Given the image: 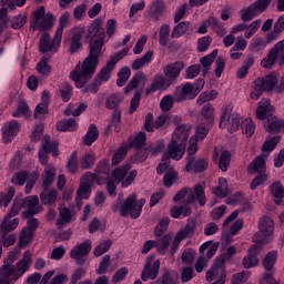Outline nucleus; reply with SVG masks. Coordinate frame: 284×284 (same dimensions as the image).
I'll list each match as a JSON object with an SVG mask.
<instances>
[{"mask_svg":"<svg viewBox=\"0 0 284 284\" xmlns=\"http://www.w3.org/2000/svg\"><path fill=\"white\" fill-rule=\"evenodd\" d=\"M90 34L97 32L95 37L98 39L90 42L89 55L78 63L73 71L70 73V79L74 81L77 88H83L97 72V67L99 65V57H101V50L103 49V39L105 38V30L99 26L93 27L89 30Z\"/></svg>","mask_w":284,"mask_h":284,"instance_id":"nucleus-1","label":"nucleus"},{"mask_svg":"<svg viewBox=\"0 0 284 284\" xmlns=\"http://www.w3.org/2000/svg\"><path fill=\"white\" fill-rule=\"evenodd\" d=\"M19 254H21V250L16 248L14 251H10L7 258H4L3 265L0 266V284H14L30 270L32 265V253L26 251L23 257L14 265V261H17Z\"/></svg>","mask_w":284,"mask_h":284,"instance_id":"nucleus-2","label":"nucleus"},{"mask_svg":"<svg viewBox=\"0 0 284 284\" xmlns=\"http://www.w3.org/2000/svg\"><path fill=\"white\" fill-rule=\"evenodd\" d=\"M128 55V49H123L122 51H119L114 55L110 58V61L106 62V65H104L98 73L97 78L93 80V82L83 89V92H90L91 94H97L99 92V88L103 85V83H106V81H110V77H112V70L116 68V63L123 59V57Z\"/></svg>","mask_w":284,"mask_h":284,"instance_id":"nucleus-3","label":"nucleus"},{"mask_svg":"<svg viewBox=\"0 0 284 284\" xmlns=\"http://www.w3.org/2000/svg\"><path fill=\"white\" fill-rule=\"evenodd\" d=\"M196 152H199V146L196 145V140L194 138L190 139V145L186 150L187 163L185 165L186 172L201 173L207 170V161L203 158H196Z\"/></svg>","mask_w":284,"mask_h":284,"instance_id":"nucleus-4","label":"nucleus"},{"mask_svg":"<svg viewBox=\"0 0 284 284\" xmlns=\"http://www.w3.org/2000/svg\"><path fill=\"white\" fill-rule=\"evenodd\" d=\"M173 201H184L187 205L197 201L199 205L202 207L207 203V200L205 199V189H203L202 185H195L194 190L189 187L182 189L175 194Z\"/></svg>","mask_w":284,"mask_h":284,"instance_id":"nucleus-5","label":"nucleus"},{"mask_svg":"<svg viewBox=\"0 0 284 284\" xmlns=\"http://www.w3.org/2000/svg\"><path fill=\"white\" fill-rule=\"evenodd\" d=\"M234 108L232 104H227L223 108L222 115L220 118L221 130L225 129L227 132H236L241 128V115L233 112Z\"/></svg>","mask_w":284,"mask_h":284,"instance_id":"nucleus-6","label":"nucleus"},{"mask_svg":"<svg viewBox=\"0 0 284 284\" xmlns=\"http://www.w3.org/2000/svg\"><path fill=\"white\" fill-rule=\"evenodd\" d=\"M32 16L33 21L31 27L33 30H41L42 32H45V30H52V27L54 26V16L50 12L45 13V7L41 6L36 9Z\"/></svg>","mask_w":284,"mask_h":284,"instance_id":"nucleus-7","label":"nucleus"},{"mask_svg":"<svg viewBox=\"0 0 284 284\" xmlns=\"http://www.w3.org/2000/svg\"><path fill=\"white\" fill-rule=\"evenodd\" d=\"M278 83V80L274 75H266L265 78H257L254 81V88L251 92V99L254 101H258L261 98V94L264 92H272L274 88H276V84Z\"/></svg>","mask_w":284,"mask_h":284,"instance_id":"nucleus-8","label":"nucleus"},{"mask_svg":"<svg viewBox=\"0 0 284 284\" xmlns=\"http://www.w3.org/2000/svg\"><path fill=\"white\" fill-rule=\"evenodd\" d=\"M130 170H132V165L125 164L113 171V179L116 181V183H122V187H130V185H132L134 182V179H136V171L130 172ZM128 172H130L129 175Z\"/></svg>","mask_w":284,"mask_h":284,"instance_id":"nucleus-9","label":"nucleus"},{"mask_svg":"<svg viewBox=\"0 0 284 284\" xmlns=\"http://www.w3.org/2000/svg\"><path fill=\"white\" fill-rule=\"evenodd\" d=\"M272 0H256L254 3L248 6L246 10L242 13V20L244 22L252 21L256 17V14H261V12H265Z\"/></svg>","mask_w":284,"mask_h":284,"instance_id":"nucleus-10","label":"nucleus"},{"mask_svg":"<svg viewBox=\"0 0 284 284\" xmlns=\"http://www.w3.org/2000/svg\"><path fill=\"white\" fill-rule=\"evenodd\" d=\"M175 103H185V101H194V87L192 83L186 82L182 85H178L173 92Z\"/></svg>","mask_w":284,"mask_h":284,"instance_id":"nucleus-11","label":"nucleus"},{"mask_svg":"<svg viewBox=\"0 0 284 284\" xmlns=\"http://www.w3.org/2000/svg\"><path fill=\"white\" fill-rule=\"evenodd\" d=\"M112 210L113 212H119L121 216H131V219H134V212H138L136 194L130 195L120 206L113 205Z\"/></svg>","mask_w":284,"mask_h":284,"instance_id":"nucleus-12","label":"nucleus"},{"mask_svg":"<svg viewBox=\"0 0 284 284\" xmlns=\"http://www.w3.org/2000/svg\"><path fill=\"white\" fill-rule=\"evenodd\" d=\"M182 119L181 116H174L173 118V123H175V125H178L173 132L172 135V141H175L178 143H183L185 144V141H187V139H190V130H192V125L191 124H179L181 123Z\"/></svg>","mask_w":284,"mask_h":284,"instance_id":"nucleus-13","label":"nucleus"},{"mask_svg":"<svg viewBox=\"0 0 284 284\" xmlns=\"http://www.w3.org/2000/svg\"><path fill=\"white\" fill-rule=\"evenodd\" d=\"M185 154V144L171 140L168 145V152L162 156V161H181Z\"/></svg>","mask_w":284,"mask_h":284,"instance_id":"nucleus-14","label":"nucleus"},{"mask_svg":"<svg viewBox=\"0 0 284 284\" xmlns=\"http://www.w3.org/2000/svg\"><path fill=\"white\" fill-rule=\"evenodd\" d=\"M92 251V244L90 241L77 244L70 252L71 258L77 261L78 265H83L85 263V256Z\"/></svg>","mask_w":284,"mask_h":284,"instance_id":"nucleus-15","label":"nucleus"},{"mask_svg":"<svg viewBox=\"0 0 284 284\" xmlns=\"http://www.w3.org/2000/svg\"><path fill=\"white\" fill-rule=\"evenodd\" d=\"M83 34H85V30L81 27L73 28L69 33V52L71 54H77L79 50H81L83 42H81V39H83Z\"/></svg>","mask_w":284,"mask_h":284,"instance_id":"nucleus-16","label":"nucleus"},{"mask_svg":"<svg viewBox=\"0 0 284 284\" xmlns=\"http://www.w3.org/2000/svg\"><path fill=\"white\" fill-rule=\"evenodd\" d=\"M152 258H148L141 273V281L144 283L148 281H154L159 276V270H161V262L156 260L152 264Z\"/></svg>","mask_w":284,"mask_h":284,"instance_id":"nucleus-17","label":"nucleus"},{"mask_svg":"<svg viewBox=\"0 0 284 284\" xmlns=\"http://www.w3.org/2000/svg\"><path fill=\"white\" fill-rule=\"evenodd\" d=\"M185 68V64L182 61H176L171 64H166L163 69L164 77L169 80L171 85L176 83V79L181 77V71Z\"/></svg>","mask_w":284,"mask_h":284,"instance_id":"nucleus-18","label":"nucleus"},{"mask_svg":"<svg viewBox=\"0 0 284 284\" xmlns=\"http://www.w3.org/2000/svg\"><path fill=\"white\" fill-rule=\"evenodd\" d=\"M110 175V162L102 160L95 168V173H90L89 179L101 185Z\"/></svg>","mask_w":284,"mask_h":284,"instance_id":"nucleus-19","label":"nucleus"},{"mask_svg":"<svg viewBox=\"0 0 284 284\" xmlns=\"http://www.w3.org/2000/svg\"><path fill=\"white\" fill-rule=\"evenodd\" d=\"M22 206L27 210L22 213V219H32L34 214H39L37 206L39 205V196H28L21 200Z\"/></svg>","mask_w":284,"mask_h":284,"instance_id":"nucleus-20","label":"nucleus"},{"mask_svg":"<svg viewBox=\"0 0 284 284\" xmlns=\"http://www.w3.org/2000/svg\"><path fill=\"white\" fill-rule=\"evenodd\" d=\"M19 130H21L19 122L12 120V121L6 123L2 126L3 143H10V141H12V139H14V135L19 134Z\"/></svg>","mask_w":284,"mask_h":284,"instance_id":"nucleus-21","label":"nucleus"},{"mask_svg":"<svg viewBox=\"0 0 284 284\" xmlns=\"http://www.w3.org/2000/svg\"><path fill=\"white\" fill-rule=\"evenodd\" d=\"M227 276V271H225V265L221 262V260H215L214 264L206 272L205 278L209 283L217 278V276Z\"/></svg>","mask_w":284,"mask_h":284,"instance_id":"nucleus-22","label":"nucleus"},{"mask_svg":"<svg viewBox=\"0 0 284 284\" xmlns=\"http://www.w3.org/2000/svg\"><path fill=\"white\" fill-rule=\"evenodd\" d=\"M61 42H55L54 38L53 40L50 39V34L43 33L40 37V42H39V50L40 52H50L52 50L53 52H57L59 50V45Z\"/></svg>","mask_w":284,"mask_h":284,"instance_id":"nucleus-23","label":"nucleus"},{"mask_svg":"<svg viewBox=\"0 0 284 284\" xmlns=\"http://www.w3.org/2000/svg\"><path fill=\"white\" fill-rule=\"evenodd\" d=\"M260 246H252L248 254L243 258V266L245 270H251V267H256L258 265V254H261Z\"/></svg>","mask_w":284,"mask_h":284,"instance_id":"nucleus-24","label":"nucleus"},{"mask_svg":"<svg viewBox=\"0 0 284 284\" xmlns=\"http://www.w3.org/2000/svg\"><path fill=\"white\" fill-rule=\"evenodd\" d=\"M165 12V3L162 0H154L149 7V17L154 21H159Z\"/></svg>","mask_w":284,"mask_h":284,"instance_id":"nucleus-25","label":"nucleus"},{"mask_svg":"<svg viewBox=\"0 0 284 284\" xmlns=\"http://www.w3.org/2000/svg\"><path fill=\"white\" fill-rule=\"evenodd\" d=\"M170 85H172V83H170L169 79L163 78V75H155L151 88L146 89V94H152V92H156V90H168Z\"/></svg>","mask_w":284,"mask_h":284,"instance_id":"nucleus-26","label":"nucleus"},{"mask_svg":"<svg viewBox=\"0 0 284 284\" xmlns=\"http://www.w3.org/2000/svg\"><path fill=\"white\" fill-rule=\"evenodd\" d=\"M50 101V93L48 91L42 92L41 103L36 106L34 119H42L43 114H48V103Z\"/></svg>","mask_w":284,"mask_h":284,"instance_id":"nucleus-27","label":"nucleus"},{"mask_svg":"<svg viewBox=\"0 0 284 284\" xmlns=\"http://www.w3.org/2000/svg\"><path fill=\"white\" fill-rule=\"evenodd\" d=\"M69 23H70V12H64L60 17L59 26H58L55 34H54L55 43H61V39H63V29L68 28Z\"/></svg>","mask_w":284,"mask_h":284,"instance_id":"nucleus-28","label":"nucleus"},{"mask_svg":"<svg viewBox=\"0 0 284 284\" xmlns=\"http://www.w3.org/2000/svg\"><path fill=\"white\" fill-rule=\"evenodd\" d=\"M42 151L52 156L59 155V142L50 140L49 135H44L42 139Z\"/></svg>","mask_w":284,"mask_h":284,"instance_id":"nucleus-29","label":"nucleus"},{"mask_svg":"<svg viewBox=\"0 0 284 284\" xmlns=\"http://www.w3.org/2000/svg\"><path fill=\"white\" fill-rule=\"evenodd\" d=\"M258 230L261 234H265V236H272L274 234V220L268 216H264L258 222Z\"/></svg>","mask_w":284,"mask_h":284,"instance_id":"nucleus-30","label":"nucleus"},{"mask_svg":"<svg viewBox=\"0 0 284 284\" xmlns=\"http://www.w3.org/2000/svg\"><path fill=\"white\" fill-rule=\"evenodd\" d=\"M194 232H196V221H194V219H189L184 229H181L176 235L178 239L185 241L187 236H194Z\"/></svg>","mask_w":284,"mask_h":284,"instance_id":"nucleus-31","label":"nucleus"},{"mask_svg":"<svg viewBox=\"0 0 284 284\" xmlns=\"http://www.w3.org/2000/svg\"><path fill=\"white\" fill-rule=\"evenodd\" d=\"M152 57H154V51L149 50L142 58L132 62V70H141L142 68H145V65H149V63L152 62Z\"/></svg>","mask_w":284,"mask_h":284,"instance_id":"nucleus-32","label":"nucleus"},{"mask_svg":"<svg viewBox=\"0 0 284 284\" xmlns=\"http://www.w3.org/2000/svg\"><path fill=\"white\" fill-rule=\"evenodd\" d=\"M59 214L60 217L58 219V225H65V223H70L74 216V213L63 204L59 205Z\"/></svg>","mask_w":284,"mask_h":284,"instance_id":"nucleus-33","label":"nucleus"},{"mask_svg":"<svg viewBox=\"0 0 284 284\" xmlns=\"http://www.w3.org/2000/svg\"><path fill=\"white\" fill-rule=\"evenodd\" d=\"M12 219V215H7L3 219V222L1 224L0 232H4V234H10V232H13V230H17L19 227V219Z\"/></svg>","mask_w":284,"mask_h":284,"instance_id":"nucleus-34","label":"nucleus"},{"mask_svg":"<svg viewBox=\"0 0 284 284\" xmlns=\"http://www.w3.org/2000/svg\"><path fill=\"white\" fill-rule=\"evenodd\" d=\"M271 192L275 199L276 205H284V189L281 182H274L271 185Z\"/></svg>","mask_w":284,"mask_h":284,"instance_id":"nucleus-35","label":"nucleus"},{"mask_svg":"<svg viewBox=\"0 0 284 284\" xmlns=\"http://www.w3.org/2000/svg\"><path fill=\"white\" fill-rule=\"evenodd\" d=\"M250 174H265V159L263 156H257L253 164L248 165Z\"/></svg>","mask_w":284,"mask_h":284,"instance_id":"nucleus-36","label":"nucleus"},{"mask_svg":"<svg viewBox=\"0 0 284 284\" xmlns=\"http://www.w3.org/2000/svg\"><path fill=\"white\" fill-rule=\"evenodd\" d=\"M79 128L77 120L70 118L68 120H62L57 123V130L60 132H74Z\"/></svg>","mask_w":284,"mask_h":284,"instance_id":"nucleus-37","label":"nucleus"},{"mask_svg":"<svg viewBox=\"0 0 284 284\" xmlns=\"http://www.w3.org/2000/svg\"><path fill=\"white\" fill-rule=\"evenodd\" d=\"M272 235H265L261 233V230H258L257 233L253 235V247H260L257 248L258 252H263V245H266V243H270L272 241Z\"/></svg>","mask_w":284,"mask_h":284,"instance_id":"nucleus-38","label":"nucleus"},{"mask_svg":"<svg viewBox=\"0 0 284 284\" xmlns=\"http://www.w3.org/2000/svg\"><path fill=\"white\" fill-rule=\"evenodd\" d=\"M284 123L283 121L278 120L276 116H271L265 123L264 128H266L267 132L271 134H274L278 131H281V128H283Z\"/></svg>","mask_w":284,"mask_h":284,"instance_id":"nucleus-39","label":"nucleus"},{"mask_svg":"<svg viewBox=\"0 0 284 284\" xmlns=\"http://www.w3.org/2000/svg\"><path fill=\"white\" fill-rule=\"evenodd\" d=\"M54 172H57V169L52 165H47L44 168V176L42 181V187L44 190H48V187L54 183Z\"/></svg>","mask_w":284,"mask_h":284,"instance_id":"nucleus-40","label":"nucleus"},{"mask_svg":"<svg viewBox=\"0 0 284 284\" xmlns=\"http://www.w3.org/2000/svg\"><path fill=\"white\" fill-rule=\"evenodd\" d=\"M92 183H97L94 180H90V175L87 176V181L80 184L78 190L79 199H90V190L92 187Z\"/></svg>","mask_w":284,"mask_h":284,"instance_id":"nucleus-41","label":"nucleus"},{"mask_svg":"<svg viewBox=\"0 0 284 284\" xmlns=\"http://www.w3.org/2000/svg\"><path fill=\"white\" fill-rule=\"evenodd\" d=\"M97 139H99V129H97V124H90L87 134L83 136V143L84 145H92Z\"/></svg>","mask_w":284,"mask_h":284,"instance_id":"nucleus-42","label":"nucleus"},{"mask_svg":"<svg viewBox=\"0 0 284 284\" xmlns=\"http://www.w3.org/2000/svg\"><path fill=\"white\" fill-rule=\"evenodd\" d=\"M139 83H145V73L139 72L133 77V79L130 80L124 89L125 94H129V92H132V90L138 88Z\"/></svg>","mask_w":284,"mask_h":284,"instance_id":"nucleus-43","label":"nucleus"},{"mask_svg":"<svg viewBox=\"0 0 284 284\" xmlns=\"http://www.w3.org/2000/svg\"><path fill=\"white\" fill-rule=\"evenodd\" d=\"M171 28L170 24H162L160 27V31H159V44L162 48H166L168 47V42L170 41V32H171Z\"/></svg>","mask_w":284,"mask_h":284,"instance_id":"nucleus-44","label":"nucleus"},{"mask_svg":"<svg viewBox=\"0 0 284 284\" xmlns=\"http://www.w3.org/2000/svg\"><path fill=\"white\" fill-rule=\"evenodd\" d=\"M85 110H88V104L85 102L79 103L75 109L72 104H69L64 110V114L67 116H71V114L72 116H81Z\"/></svg>","mask_w":284,"mask_h":284,"instance_id":"nucleus-45","label":"nucleus"},{"mask_svg":"<svg viewBox=\"0 0 284 284\" xmlns=\"http://www.w3.org/2000/svg\"><path fill=\"white\" fill-rule=\"evenodd\" d=\"M40 201L42 205H49L52 206L57 201H59V195L57 194V191L52 190L48 193L43 192L40 194Z\"/></svg>","mask_w":284,"mask_h":284,"instance_id":"nucleus-46","label":"nucleus"},{"mask_svg":"<svg viewBox=\"0 0 284 284\" xmlns=\"http://www.w3.org/2000/svg\"><path fill=\"white\" fill-rule=\"evenodd\" d=\"M206 23L209 24L211 30H213V32H215L220 37H224L225 29L223 28V26H221V23L219 22V19H216V17L210 16L209 19L206 20Z\"/></svg>","mask_w":284,"mask_h":284,"instance_id":"nucleus-47","label":"nucleus"},{"mask_svg":"<svg viewBox=\"0 0 284 284\" xmlns=\"http://www.w3.org/2000/svg\"><path fill=\"white\" fill-rule=\"evenodd\" d=\"M219 54V49L213 50L210 54L203 57L200 62L203 65V77L207 74V68L214 63V59H216V55Z\"/></svg>","mask_w":284,"mask_h":284,"instance_id":"nucleus-48","label":"nucleus"},{"mask_svg":"<svg viewBox=\"0 0 284 284\" xmlns=\"http://www.w3.org/2000/svg\"><path fill=\"white\" fill-rule=\"evenodd\" d=\"M216 97H219V92H216V90L204 91L197 97L196 103L197 105H203L204 103L214 101Z\"/></svg>","mask_w":284,"mask_h":284,"instance_id":"nucleus-49","label":"nucleus"},{"mask_svg":"<svg viewBox=\"0 0 284 284\" xmlns=\"http://www.w3.org/2000/svg\"><path fill=\"white\" fill-rule=\"evenodd\" d=\"M187 30H190V22H180L173 28L171 39H180Z\"/></svg>","mask_w":284,"mask_h":284,"instance_id":"nucleus-50","label":"nucleus"},{"mask_svg":"<svg viewBox=\"0 0 284 284\" xmlns=\"http://www.w3.org/2000/svg\"><path fill=\"white\" fill-rule=\"evenodd\" d=\"M170 241H172V236L168 234L155 241V247L160 254H165V252L170 247Z\"/></svg>","mask_w":284,"mask_h":284,"instance_id":"nucleus-51","label":"nucleus"},{"mask_svg":"<svg viewBox=\"0 0 284 284\" xmlns=\"http://www.w3.org/2000/svg\"><path fill=\"white\" fill-rule=\"evenodd\" d=\"M132 77V71L130 68L125 67L120 70L118 73V80H116V85L118 88H123L125 83H128V80Z\"/></svg>","mask_w":284,"mask_h":284,"instance_id":"nucleus-52","label":"nucleus"},{"mask_svg":"<svg viewBox=\"0 0 284 284\" xmlns=\"http://www.w3.org/2000/svg\"><path fill=\"white\" fill-rule=\"evenodd\" d=\"M267 112H270V100H262L258 102V106L256 109V116L260 120H264L267 116Z\"/></svg>","mask_w":284,"mask_h":284,"instance_id":"nucleus-53","label":"nucleus"},{"mask_svg":"<svg viewBox=\"0 0 284 284\" xmlns=\"http://www.w3.org/2000/svg\"><path fill=\"white\" fill-rule=\"evenodd\" d=\"M202 116L207 121V123H214V105L206 103L201 110Z\"/></svg>","mask_w":284,"mask_h":284,"instance_id":"nucleus-54","label":"nucleus"},{"mask_svg":"<svg viewBox=\"0 0 284 284\" xmlns=\"http://www.w3.org/2000/svg\"><path fill=\"white\" fill-rule=\"evenodd\" d=\"M120 103H123V95L115 93L106 99L105 106L108 110H114Z\"/></svg>","mask_w":284,"mask_h":284,"instance_id":"nucleus-55","label":"nucleus"},{"mask_svg":"<svg viewBox=\"0 0 284 284\" xmlns=\"http://www.w3.org/2000/svg\"><path fill=\"white\" fill-rule=\"evenodd\" d=\"M112 247V240H103L95 248H94V256H103L108 250Z\"/></svg>","mask_w":284,"mask_h":284,"instance_id":"nucleus-56","label":"nucleus"},{"mask_svg":"<svg viewBox=\"0 0 284 284\" xmlns=\"http://www.w3.org/2000/svg\"><path fill=\"white\" fill-rule=\"evenodd\" d=\"M174 102H176V100H174V95H164L160 101V108L163 112H170V109L174 106Z\"/></svg>","mask_w":284,"mask_h":284,"instance_id":"nucleus-57","label":"nucleus"},{"mask_svg":"<svg viewBox=\"0 0 284 284\" xmlns=\"http://www.w3.org/2000/svg\"><path fill=\"white\" fill-rule=\"evenodd\" d=\"M156 284H176V277L170 271H164L162 276L155 281Z\"/></svg>","mask_w":284,"mask_h":284,"instance_id":"nucleus-58","label":"nucleus"},{"mask_svg":"<svg viewBox=\"0 0 284 284\" xmlns=\"http://www.w3.org/2000/svg\"><path fill=\"white\" fill-rule=\"evenodd\" d=\"M32 236H34V233L31 231H27V229H23L20 233V240H19V247H27L30 241H32Z\"/></svg>","mask_w":284,"mask_h":284,"instance_id":"nucleus-59","label":"nucleus"},{"mask_svg":"<svg viewBox=\"0 0 284 284\" xmlns=\"http://www.w3.org/2000/svg\"><path fill=\"white\" fill-rule=\"evenodd\" d=\"M232 159V154L230 151H222L221 156H220V170L222 172H227V168L230 166V161Z\"/></svg>","mask_w":284,"mask_h":284,"instance_id":"nucleus-60","label":"nucleus"},{"mask_svg":"<svg viewBox=\"0 0 284 284\" xmlns=\"http://www.w3.org/2000/svg\"><path fill=\"white\" fill-rule=\"evenodd\" d=\"M121 123V110L115 109L112 113L111 124L109 128H114V132H121L119 124Z\"/></svg>","mask_w":284,"mask_h":284,"instance_id":"nucleus-61","label":"nucleus"},{"mask_svg":"<svg viewBox=\"0 0 284 284\" xmlns=\"http://www.w3.org/2000/svg\"><path fill=\"white\" fill-rule=\"evenodd\" d=\"M94 165V155L92 153H85L80 160V166L82 170H89Z\"/></svg>","mask_w":284,"mask_h":284,"instance_id":"nucleus-62","label":"nucleus"},{"mask_svg":"<svg viewBox=\"0 0 284 284\" xmlns=\"http://www.w3.org/2000/svg\"><path fill=\"white\" fill-rule=\"evenodd\" d=\"M274 263H276V252L272 251L267 253L263 261L264 268L270 272L272 267H274Z\"/></svg>","mask_w":284,"mask_h":284,"instance_id":"nucleus-63","label":"nucleus"},{"mask_svg":"<svg viewBox=\"0 0 284 284\" xmlns=\"http://www.w3.org/2000/svg\"><path fill=\"white\" fill-rule=\"evenodd\" d=\"M242 134H245L246 136H252L254 134V122H252V119H246L242 121Z\"/></svg>","mask_w":284,"mask_h":284,"instance_id":"nucleus-64","label":"nucleus"}]
</instances>
